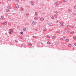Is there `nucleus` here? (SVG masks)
I'll return each instance as SVG.
<instances>
[{"label":"nucleus","mask_w":76,"mask_h":76,"mask_svg":"<svg viewBox=\"0 0 76 76\" xmlns=\"http://www.w3.org/2000/svg\"><path fill=\"white\" fill-rule=\"evenodd\" d=\"M55 4L56 5V6H58V2H56L55 3Z\"/></svg>","instance_id":"obj_1"},{"label":"nucleus","mask_w":76,"mask_h":76,"mask_svg":"<svg viewBox=\"0 0 76 76\" xmlns=\"http://www.w3.org/2000/svg\"><path fill=\"white\" fill-rule=\"evenodd\" d=\"M69 47H71V46H72V45H71V44H69Z\"/></svg>","instance_id":"obj_29"},{"label":"nucleus","mask_w":76,"mask_h":76,"mask_svg":"<svg viewBox=\"0 0 76 76\" xmlns=\"http://www.w3.org/2000/svg\"><path fill=\"white\" fill-rule=\"evenodd\" d=\"M23 30H24V31H26V28H23Z\"/></svg>","instance_id":"obj_24"},{"label":"nucleus","mask_w":76,"mask_h":76,"mask_svg":"<svg viewBox=\"0 0 76 76\" xmlns=\"http://www.w3.org/2000/svg\"><path fill=\"white\" fill-rule=\"evenodd\" d=\"M60 23L61 24V25L62 24H63V22H60Z\"/></svg>","instance_id":"obj_22"},{"label":"nucleus","mask_w":76,"mask_h":76,"mask_svg":"<svg viewBox=\"0 0 76 76\" xmlns=\"http://www.w3.org/2000/svg\"><path fill=\"white\" fill-rule=\"evenodd\" d=\"M31 4L32 6L34 5V3H33V2H31Z\"/></svg>","instance_id":"obj_4"},{"label":"nucleus","mask_w":76,"mask_h":76,"mask_svg":"<svg viewBox=\"0 0 76 76\" xmlns=\"http://www.w3.org/2000/svg\"><path fill=\"white\" fill-rule=\"evenodd\" d=\"M56 37V36H53V37H52V38L53 39H54Z\"/></svg>","instance_id":"obj_19"},{"label":"nucleus","mask_w":76,"mask_h":76,"mask_svg":"<svg viewBox=\"0 0 76 76\" xmlns=\"http://www.w3.org/2000/svg\"><path fill=\"white\" fill-rule=\"evenodd\" d=\"M61 40H63V38H61Z\"/></svg>","instance_id":"obj_37"},{"label":"nucleus","mask_w":76,"mask_h":76,"mask_svg":"<svg viewBox=\"0 0 76 76\" xmlns=\"http://www.w3.org/2000/svg\"><path fill=\"white\" fill-rule=\"evenodd\" d=\"M52 23H49V26H52Z\"/></svg>","instance_id":"obj_9"},{"label":"nucleus","mask_w":76,"mask_h":76,"mask_svg":"<svg viewBox=\"0 0 76 76\" xmlns=\"http://www.w3.org/2000/svg\"><path fill=\"white\" fill-rule=\"evenodd\" d=\"M20 10H22L23 11V8L22 7H20Z\"/></svg>","instance_id":"obj_11"},{"label":"nucleus","mask_w":76,"mask_h":76,"mask_svg":"<svg viewBox=\"0 0 76 76\" xmlns=\"http://www.w3.org/2000/svg\"><path fill=\"white\" fill-rule=\"evenodd\" d=\"M4 25H7V23H4Z\"/></svg>","instance_id":"obj_25"},{"label":"nucleus","mask_w":76,"mask_h":76,"mask_svg":"<svg viewBox=\"0 0 76 76\" xmlns=\"http://www.w3.org/2000/svg\"><path fill=\"white\" fill-rule=\"evenodd\" d=\"M75 46H76V44H74Z\"/></svg>","instance_id":"obj_38"},{"label":"nucleus","mask_w":76,"mask_h":76,"mask_svg":"<svg viewBox=\"0 0 76 76\" xmlns=\"http://www.w3.org/2000/svg\"><path fill=\"white\" fill-rule=\"evenodd\" d=\"M34 19L35 20H37V19H38V17H35Z\"/></svg>","instance_id":"obj_7"},{"label":"nucleus","mask_w":76,"mask_h":76,"mask_svg":"<svg viewBox=\"0 0 76 76\" xmlns=\"http://www.w3.org/2000/svg\"><path fill=\"white\" fill-rule=\"evenodd\" d=\"M15 42H18V41L17 40H15Z\"/></svg>","instance_id":"obj_31"},{"label":"nucleus","mask_w":76,"mask_h":76,"mask_svg":"<svg viewBox=\"0 0 76 76\" xmlns=\"http://www.w3.org/2000/svg\"><path fill=\"white\" fill-rule=\"evenodd\" d=\"M51 19H54V17L52 16L51 17Z\"/></svg>","instance_id":"obj_17"},{"label":"nucleus","mask_w":76,"mask_h":76,"mask_svg":"<svg viewBox=\"0 0 76 76\" xmlns=\"http://www.w3.org/2000/svg\"><path fill=\"white\" fill-rule=\"evenodd\" d=\"M28 45H29L30 46H32V44L31 43H29L28 44Z\"/></svg>","instance_id":"obj_10"},{"label":"nucleus","mask_w":76,"mask_h":76,"mask_svg":"<svg viewBox=\"0 0 76 76\" xmlns=\"http://www.w3.org/2000/svg\"><path fill=\"white\" fill-rule=\"evenodd\" d=\"M16 8H17V9H18V8H19V5H18V4H16Z\"/></svg>","instance_id":"obj_2"},{"label":"nucleus","mask_w":76,"mask_h":76,"mask_svg":"<svg viewBox=\"0 0 76 76\" xmlns=\"http://www.w3.org/2000/svg\"><path fill=\"white\" fill-rule=\"evenodd\" d=\"M46 37H47V38H50V37L49 36H47Z\"/></svg>","instance_id":"obj_15"},{"label":"nucleus","mask_w":76,"mask_h":76,"mask_svg":"<svg viewBox=\"0 0 76 76\" xmlns=\"http://www.w3.org/2000/svg\"><path fill=\"white\" fill-rule=\"evenodd\" d=\"M44 31H47V29H44Z\"/></svg>","instance_id":"obj_33"},{"label":"nucleus","mask_w":76,"mask_h":76,"mask_svg":"<svg viewBox=\"0 0 76 76\" xmlns=\"http://www.w3.org/2000/svg\"><path fill=\"white\" fill-rule=\"evenodd\" d=\"M67 27L68 28H70V26H67Z\"/></svg>","instance_id":"obj_28"},{"label":"nucleus","mask_w":76,"mask_h":76,"mask_svg":"<svg viewBox=\"0 0 76 76\" xmlns=\"http://www.w3.org/2000/svg\"><path fill=\"white\" fill-rule=\"evenodd\" d=\"M1 19H4V17H3V16H1Z\"/></svg>","instance_id":"obj_3"},{"label":"nucleus","mask_w":76,"mask_h":76,"mask_svg":"<svg viewBox=\"0 0 76 76\" xmlns=\"http://www.w3.org/2000/svg\"><path fill=\"white\" fill-rule=\"evenodd\" d=\"M1 25H3V23H1Z\"/></svg>","instance_id":"obj_39"},{"label":"nucleus","mask_w":76,"mask_h":76,"mask_svg":"<svg viewBox=\"0 0 76 76\" xmlns=\"http://www.w3.org/2000/svg\"><path fill=\"white\" fill-rule=\"evenodd\" d=\"M6 12L7 13H9V12H10V11L9 10V9H8V10H7Z\"/></svg>","instance_id":"obj_6"},{"label":"nucleus","mask_w":76,"mask_h":76,"mask_svg":"<svg viewBox=\"0 0 76 76\" xmlns=\"http://www.w3.org/2000/svg\"><path fill=\"white\" fill-rule=\"evenodd\" d=\"M63 38H64V39H65V38H66V37H63Z\"/></svg>","instance_id":"obj_35"},{"label":"nucleus","mask_w":76,"mask_h":76,"mask_svg":"<svg viewBox=\"0 0 76 76\" xmlns=\"http://www.w3.org/2000/svg\"><path fill=\"white\" fill-rule=\"evenodd\" d=\"M60 26H61V27L64 26V24H61L60 25Z\"/></svg>","instance_id":"obj_14"},{"label":"nucleus","mask_w":76,"mask_h":76,"mask_svg":"<svg viewBox=\"0 0 76 76\" xmlns=\"http://www.w3.org/2000/svg\"><path fill=\"white\" fill-rule=\"evenodd\" d=\"M73 38H75V39H76V37H74Z\"/></svg>","instance_id":"obj_30"},{"label":"nucleus","mask_w":76,"mask_h":76,"mask_svg":"<svg viewBox=\"0 0 76 76\" xmlns=\"http://www.w3.org/2000/svg\"><path fill=\"white\" fill-rule=\"evenodd\" d=\"M73 27H74L73 26H72V27H71L72 28H73Z\"/></svg>","instance_id":"obj_40"},{"label":"nucleus","mask_w":76,"mask_h":76,"mask_svg":"<svg viewBox=\"0 0 76 76\" xmlns=\"http://www.w3.org/2000/svg\"><path fill=\"white\" fill-rule=\"evenodd\" d=\"M58 13V12H57L56 11L55 12V13H56V14H57V13Z\"/></svg>","instance_id":"obj_32"},{"label":"nucleus","mask_w":76,"mask_h":76,"mask_svg":"<svg viewBox=\"0 0 76 76\" xmlns=\"http://www.w3.org/2000/svg\"><path fill=\"white\" fill-rule=\"evenodd\" d=\"M47 44H51V42H48Z\"/></svg>","instance_id":"obj_20"},{"label":"nucleus","mask_w":76,"mask_h":76,"mask_svg":"<svg viewBox=\"0 0 76 76\" xmlns=\"http://www.w3.org/2000/svg\"><path fill=\"white\" fill-rule=\"evenodd\" d=\"M10 0H7V1H9Z\"/></svg>","instance_id":"obj_42"},{"label":"nucleus","mask_w":76,"mask_h":76,"mask_svg":"<svg viewBox=\"0 0 76 76\" xmlns=\"http://www.w3.org/2000/svg\"><path fill=\"white\" fill-rule=\"evenodd\" d=\"M7 9H11V7H10L9 6H8L7 7Z\"/></svg>","instance_id":"obj_5"},{"label":"nucleus","mask_w":76,"mask_h":76,"mask_svg":"<svg viewBox=\"0 0 76 76\" xmlns=\"http://www.w3.org/2000/svg\"><path fill=\"white\" fill-rule=\"evenodd\" d=\"M10 31V32H13V31L12 30V29H10L9 30Z\"/></svg>","instance_id":"obj_18"},{"label":"nucleus","mask_w":76,"mask_h":76,"mask_svg":"<svg viewBox=\"0 0 76 76\" xmlns=\"http://www.w3.org/2000/svg\"><path fill=\"white\" fill-rule=\"evenodd\" d=\"M69 41V40L68 39H66V42H68V41Z\"/></svg>","instance_id":"obj_12"},{"label":"nucleus","mask_w":76,"mask_h":76,"mask_svg":"<svg viewBox=\"0 0 76 76\" xmlns=\"http://www.w3.org/2000/svg\"><path fill=\"white\" fill-rule=\"evenodd\" d=\"M74 7L75 9H76V6H75Z\"/></svg>","instance_id":"obj_36"},{"label":"nucleus","mask_w":76,"mask_h":76,"mask_svg":"<svg viewBox=\"0 0 76 76\" xmlns=\"http://www.w3.org/2000/svg\"><path fill=\"white\" fill-rule=\"evenodd\" d=\"M32 23L33 25L35 24V22L34 21H33Z\"/></svg>","instance_id":"obj_21"},{"label":"nucleus","mask_w":76,"mask_h":76,"mask_svg":"<svg viewBox=\"0 0 76 76\" xmlns=\"http://www.w3.org/2000/svg\"><path fill=\"white\" fill-rule=\"evenodd\" d=\"M9 34H12L11 32H9Z\"/></svg>","instance_id":"obj_34"},{"label":"nucleus","mask_w":76,"mask_h":76,"mask_svg":"<svg viewBox=\"0 0 76 76\" xmlns=\"http://www.w3.org/2000/svg\"><path fill=\"white\" fill-rule=\"evenodd\" d=\"M22 46H23V45H21Z\"/></svg>","instance_id":"obj_41"},{"label":"nucleus","mask_w":76,"mask_h":76,"mask_svg":"<svg viewBox=\"0 0 76 76\" xmlns=\"http://www.w3.org/2000/svg\"><path fill=\"white\" fill-rule=\"evenodd\" d=\"M33 38H37V37L35 36H33Z\"/></svg>","instance_id":"obj_27"},{"label":"nucleus","mask_w":76,"mask_h":76,"mask_svg":"<svg viewBox=\"0 0 76 76\" xmlns=\"http://www.w3.org/2000/svg\"><path fill=\"white\" fill-rule=\"evenodd\" d=\"M20 34H22V35H23V32L21 31L20 32Z\"/></svg>","instance_id":"obj_23"},{"label":"nucleus","mask_w":76,"mask_h":76,"mask_svg":"<svg viewBox=\"0 0 76 76\" xmlns=\"http://www.w3.org/2000/svg\"><path fill=\"white\" fill-rule=\"evenodd\" d=\"M29 15V13H26V16H27V15Z\"/></svg>","instance_id":"obj_16"},{"label":"nucleus","mask_w":76,"mask_h":76,"mask_svg":"<svg viewBox=\"0 0 76 76\" xmlns=\"http://www.w3.org/2000/svg\"><path fill=\"white\" fill-rule=\"evenodd\" d=\"M75 33V32L74 31H72L71 32V34H73V33Z\"/></svg>","instance_id":"obj_26"},{"label":"nucleus","mask_w":76,"mask_h":76,"mask_svg":"<svg viewBox=\"0 0 76 76\" xmlns=\"http://www.w3.org/2000/svg\"><path fill=\"white\" fill-rule=\"evenodd\" d=\"M38 15V12H36L35 13V15Z\"/></svg>","instance_id":"obj_13"},{"label":"nucleus","mask_w":76,"mask_h":76,"mask_svg":"<svg viewBox=\"0 0 76 76\" xmlns=\"http://www.w3.org/2000/svg\"><path fill=\"white\" fill-rule=\"evenodd\" d=\"M40 20H41L43 21L44 20V18H40Z\"/></svg>","instance_id":"obj_8"}]
</instances>
